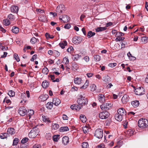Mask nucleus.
<instances>
[{
	"label": "nucleus",
	"mask_w": 148,
	"mask_h": 148,
	"mask_svg": "<svg viewBox=\"0 0 148 148\" xmlns=\"http://www.w3.org/2000/svg\"><path fill=\"white\" fill-rule=\"evenodd\" d=\"M138 126L141 128H144L148 126V120L145 119H140L138 121Z\"/></svg>",
	"instance_id": "1"
},
{
	"label": "nucleus",
	"mask_w": 148,
	"mask_h": 148,
	"mask_svg": "<svg viewBox=\"0 0 148 148\" xmlns=\"http://www.w3.org/2000/svg\"><path fill=\"white\" fill-rule=\"evenodd\" d=\"M77 102L78 104L82 107L87 104L88 100L86 98L82 96H80L77 100Z\"/></svg>",
	"instance_id": "2"
},
{
	"label": "nucleus",
	"mask_w": 148,
	"mask_h": 148,
	"mask_svg": "<svg viewBox=\"0 0 148 148\" xmlns=\"http://www.w3.org/2000/svg\"><path fill=\"white\" fill-rule=\"evenodd\" d=\"M39 132V130L37 127H34L29 134V136L30 138H33L38 134Z\"/></svg>",
	"instance_id": "3"
},
{
	"label": "nucleus",
	"mask_w": 148,
	"mask_h": 148,
	"mask_svg": "<svg viewBox=\"0 0 148 148\" xmlns=\"http://www.w3.org/2000/svg\"><path fill=\"white\" fill-rule=\"evenodd\" d=\"M94 136L98 138H101L103 136V130L101 129H98L95 132Z\"/></svg>",
	"instance_id": "4"
},
{
	"label": "nucleus",
	"mask_w": 148,
	"mask_h": 148,
	"mask_svg": "<svg viewBox=\"0 0 148 148\" xmlns=\"http://www.w3.org/2000/svg\"><path fill=\"white\" fill-rule=\"evenodd\" d=\"M135 94L138 95H143L145 93L144 88L142 87H138L135 90Z\"/></svg>",
	"instance_id": "5"
},
{
	"label": "nucleus",
	"mask_w": 148,
	"mask_h": 148,
	"mask_svg": "<svg viewBox=\"0 0 148 148\" xmlns=\"http://www.w3.org/2000/svg\"><path fill=\"white\" fill-rule=\"evenodd\" d=\"M109 113L107 111H103L99 114V117L101 119H106L109 116Z\"/></svg>",
	"instance_id": "6"
},
{
	"label": "nucleus",
	"mask_w": 148,
	"mask_h": 148,
	"mask_svg": "<svg viewBox=\"0 0 148 148\" xmlns=\"http://www.w3.org/2000/svg\"><path fill=\"white\" fill-rule=\"evenodd\" d=\"M65 10L64 6L63 4H61L57 6L56 11L58 14L63 13Z\"/></svg>",
	"instance_id": "7"
},
{
	"label": "nucleus",
	"mask_w": 148,
	"mask_h": 148,
	"mask_svg": "<svg viewBox=\"0 0 148 148\" xmlns=\"http://www.w3.org/2000/svg\"><path fill=\"white\" fill-rule=\"evenodd\" d=\"M111 103H107L103 104L100 106V108L102 110H108L111 106Z\"/></svg>",
	"instance_id": "8"
},
{
	"label": "nucleus",
	"mask_w": 148,
	"mask_h": 148,
	"mask_svg": "<svg viewBox=\"0 0 148 148\" xmlns=\"http://www.w3.org/2000/svg\"><path fill=\"white\" fill-rule=\"evenodd\" d=\"M27 111L24 107H20L18 110V113L22 116H25L27 113Z\"/></svg>",
	"instance_id": "9"
},
{
	"label": "nucleus",
	"mask_w": 148,
	"mask_h": 148,
	"mask_svg": "<svg viewBox=\"0 0 148 148\" xmlns=\"http://www.w3.org/2000/svg\"><path fill=\"white\" fill-rule=\"evenodd\" d=\"M82 41V38L80 36H75L73 38V42L75 44H78Z\"/></svg>",
	"instance_id": "10"
},
{
	"label": "nucleus",
	"mask_w": 148,
	"mask_h": 148,
	"mask_svg": "<svg viewBox=\"0 0 148 148\" xmlns=\"http://www.w3.org/2000/svg\"><path fill=\"white\" fill-rule=\"evenodd\" d=\"M129 100V97L127 95H125L122 97L121 101L123 104L126 103Z\"/></svg>",
	"instance_id": "11"
},
{
	"label": "nucleus",
	"mask_w": 148,
	"mask_h": 148,
	"mask_svg": "<svg viewBox=\"0 0 148 148\" xmlns=\"http://www.w3.org/2000/svg\"><path fill=\"white\" fill-rule=\"evenodd\" d=\"M117 113L122 115L124 117L126 114V112L125 109L123 108H119L117 110Z\"/></svg>",
	"instance_id": "12"
},
{
	"label": "nucleus",
	"mask_w": 148,
	"mask_h": 148,
	"mask_svg": "<svg viewBox=\"0 0 148 148\" xmlns=\"http://www.w3.org/2000/svg\"><path fill=\"white\" fill-rule=\"evenodd\" d=\"M124 117L121 114L117 113L115 115V119L118 121H121Z\"/></svg>",
	"instance_id": "13"
},
{
	"label": "nucleus",
	"mask_w": 148,
	"mask_h": 148,
	"mask_svg": "<svg viewBox=\"0 0 148 148\" xmlns=\"http://www.w3.org/2000/svg\"><path fill=\"white\" fill-rule=\"evenodd\" d=\"M98 99L99 101L101 103H103L105 101V97L103 95H99Z\"/></svg>",
	"instance_id": "14"
},
{
	"label": "nucleus",
	"mask_w": 148,
	"mask_h": 148,
	"mask_svg": "<svg viewBox=\"0 0 148 148\" xmlns=\"http://www.w3.org/2000/svg\"><path fill=\"white\" fill-rule=\"evenodd\" d=\"M82 80L81 78L76 77L74 78V83L77 84H80L82 82Z\"/></svg>",
	"instance_id": "15"
},
{
	"label": "nucleus",
	"mask_w": 148,
	"mask_h": 148,
	"mask_svg": "<svg viewBox=\"0 0 148 148\" xmlns=\"http://www.w3.org/2000/svg\"><path fill=\"white\" fill-rule=\"evenodd\" d=\"M7 132L8 134H10L11 135L14 134L15 132V129L12 127L8 128Z\"/></svg>",
	"instance_id": "16"
},
{
	"label": "nucleus",
	"mask_w": 148,
	"mask_h": 148,
	"mask_svg": "<svg viewBox=\"0 0 148 148\" xmlns=\"http://www.w3.org/2000/svg\"><path fill=\"white\" fill-rule=\"evenodd\" d=\"M18 10V7L17 6H12L11 8V12L15 13H17Z\"/></svg>",
	"instance_id": "17"
},
{
	"label": "nucleus",
	"mask_w": 148,
	"mask_h": 148,
	"mask_svg": "<svg viewBox=\"0 0 148 148\" xmlns=\"http://www.w3.org/2000/svg\"><path fill=\"white\" fill-rule=\"evenodd\" d=\"M62 142L64 145H67L69 142V138L68 136L64 137L62 139Z\"/></svg>",
	"instance_id": "18"
},
{
	"label": "nucleus",
	"mask_w": 148,
	"mask_h": 148,
	"mask_svg": "<svg viewBox=\"0 0 148 148\" xmlns=\"http://www.w3.org/2000/svg\"><path fill=\"white\" fill-rule=\"evenodd\" d=\"M60 102L61 101L59 99L55 98L53 99V103L56 106L58 105Z\"/></svg>",
	"instance_id": "19"
},
{
	"label": "nucleus",
	"mask_w": 148,
	"mask_h": 148,
	"mask_svg": "<svg viewBox=\"0 0 148 148\" xmlns=\"http://www.w3.org/2000/svg\"><path fill=\"white\" fill-rule=\"evenodd\" d=\"M79 105H71L70 108L73 110L74 109L77 110H79L81 109V106Z\"/></svg>",
	"instance_id": "20"
},
{
	"label": "nucleus",
	"mask_w": 148,
	"mask_h": 148,
	"mask_svg": "<svg viewBox=\"0 0 148 148\" xmlns=\"http://www.w3.org/2000/svg\"><path fill=\"white\" fill-rule=\"evenodd\" d=\"M59 45L62 49L65 48V47L67 45V42L65 40H64L61 42L59 44Z\"/></svg>",
	"instance_id": "21"
},
{
	"label": "nucleus",
	"mask_w": 148,
	"mask_h": 148,
	"mask_svg": "<svg viewBox=\"0 0 148 148\" xmlns=\"http://www.w3.org/2000/svg\"><path fill=\"white\" fill-rule=\"evenodd\" d=\"M38 19L39 21L43 22H45L47 21V20L45 16L41 15L39 16Z\"/></svg>",
	"instance_id": "22"
},
{
	"label": "nucleus",
	"mask_w": 148,
	"mask_h": 148,
	"mask_svg": "<svg viewBox=\"0 0 148 148\" xmlns=\"http://www.w3.org/2000/svg\"><path fill=\"white\" fill-rule=\"evenodd\" d=\"M78 68V66L76 63L74 62L72 63V69L73 71H75L77 70Z\"/></svg>",
	"instance_id": "23"
},
{
	"label": "nucleus",
	"mask_w": 148,
	"mask_h": 148,
	"mask_svg": "<svg viewBox=\"0 0 148 148\" xmlns=\"http://www.w3.org/2000/svg\"><path fill=\"white\" fill-rule=\"evenodd\" d=\"M42 85L43 88H46L48 87L49 83L47 81L45 80L42 82Z\"/></svg>",
	"instance_id": "24"
},
{
	"label": "nucleus",
	"mask_w": 148,
	"mask_h": 148,
	"mask_svg": "<svg viewBox=\"0 0 148 148\" xmlns=\"http://www.w3.org/2000/svg\"><path fill=\"white\" fill-rule=\"evenodd\" d=\"M79 118L81 121L83 123L86 122V117L84 115L81 114Z\"/></svg>",
	"instance_id": "25"
},
{
	"label": "nucleus",
	"mask_w": 148,
	"mask_h": 148,
	"mask_svg": "<svg viewBox=\"0 0 148 148\" xmlns=\"http://www.w3.org/2000/svg\"><path fill=\"white\" fill-rule=\"evenodd\" d=\"M139 104V101L137 100L131 102V104L134 107H137L138 106Z\"/></svg>",
	"instance_id": "26"
},
{
	"label": "nucleus",
	"mask_w": 148,
	"mask_h": 148,
	"mask_svg": "<svg viewBox=\"0 0 148 148\" xmlns=\"http://www.w3.org/2000/svg\"><path fill=\"white\" fill-rule=\"evenodd\" d=\"M106 29V27H99L96 28L95 30L97 32H99L105 30Z\"/></svg>",
	"instance_id": "27"
},
{
	"label": "nucleus",
	"mask_w": 148,
	"mask_h": 148,
	"mask_svg": "<svg viewBox=\"0 0 148 148\" xmlns=\"http://www.w3.org/2000/svg\"><path fill=\"white\" fill-rule=\"evenodd\" d=\"M9 136V134H8V133H4L1 134L0 137L1 139H3L8 137Z\"/></svg>",
	"instance_id": "28"
},
{
	"label": "nucleus",
	"mask_w": 148,
	"mask_h": 148,
	"mask_svg": "<svg viewBox=\"0 0 148 148\" xmlns=\"http://www.w3.org/2000/svg\"><path fill=\"white\" fill-rule=\"evenodd\" d=\"M60 131L63 132L69 130V128L67 126L62 127L60 129Z\"/></svg>",
	"instance_id": "29"
},
{
	"label": "nucleus",
	"mask_w": 148,
	"mask_h": 148,
	"mask_svg": "<svg viewBox=\"0 0 148 148\" xmlns=\"http://www.w3.org/2000/svg\"><path fill=\"white\" fill-rule=\"evenodd\" d=\"M19 29L17 27H13L12 29V32L15 34H17L19 32Z\"/></svg>",
	"instance_id": "30"
},
{
	"label": "nucleus",
	"mask_w": 148,
	"mask_h": 148,
	"mask_svg": "<svg viewBox=\"0 0 148 148\" xmlns=\"http://www.w3.org/2000/svg\"><path fill=\"white\" fill-rule=\"evenodd\" d=\"M53 103L52 102H48L46 104V107L49 109H51L53 108Z\"/></svg>",
	"instance_id": "31"
},
{
	"label": "nucleus",
	"mask_w": 148,
	"mask_h": 148,
	"mask_svg": "<svg viewBox=\"0 0 148 148\" xmlns=\"http://www.w3.org/2000/svg\"><path fill=\"white\" fill-rule=\"evenodd\" d=\"M59 125L57 123H53L52 125V130H57L59 128Z\"/></svg>",
	"instance_id": "32"
},
{
	"label": "nucleus",
	"mask_w": 148,
	"mask_h": 148,
	"mask_svg": "<svg viewBox=\"0 0 148 148\" xmlns=\"http://www.w3.org/2000/svg\"><path fill=\"white\" fill-rule=\"evenodd\" d=\"M89 81L88 80H86L85 83L84 85H83L81 88H83L84 89H86L87 86L89 85Z\"/></svg>",
	"instance_id": "33"
},
{
	"label": "nucleus",
	"mask_w": 148,
	"mask_h": 148,
	"mask_svg": "<svg viewBox=\"0 0 148 148\" xmlns=\"http://www.w3.org/2000/svg\"><path fill=\"white\" fill-rule=\"evenodd\" d=\"M3 24L5 26L8 25L10 24V22L9 20L6 19L3 20Z\"/></svg>",
	"instance_id": "34"
},
{
	"label": "nucleus",
	"mask_w": 148,
	"mask_h": 148,
	"mask_svg": "<svg viewBox=\"0 0 148 148\" xmlns=\"http://www.w3.org/2000/svg\"><path fill=\"white\" fill-rule=\"evenodd\" d=\"M82 129L84 132L86 133L89 132V129L88 128V126H86L82 127Z\"/></svg>",
	"instance_id": "35"
},
{
	"label": "nucleus",
	"mask_w": 148,
	"mask_h": 148,
	"mask_svg": "<svg viewBox=\"0 0 148 148\" xmlns=\"http://www.w3.org/2000/svg\"><path fill=\"white\" fill-rule=\"evenodd\" d=\"M47 96L45 95H41L40 96V98L41 99V101H45L47 100Z\"/></svg>",
	"instance_id": "36"
},
{
	"label": "nucleus",
	"mask_w": 148,
	"mask_h": 148,
	"mask_svg": "<svg viewBox=\"0 0 148 148\" xmlns=\"http://www.w3.org/2000/svg\"><path fill=\"white\" fill-rule=\"evenodd\" d=\"M94 58L95 61L96 62L99 61L101 59V57L100 56L98 55H96L94 56Z\"/></svg>",
	"instance_id": "37"
},
{
	"label": "nucleus",
	"mask_w": 148,
	"mask_h": 148,
	"mask_svg": "<svg viewBox=\"0 0 148 148\" xmlns=\"http://www.w3.org/2000/svg\"><path fill=\"white\" fill-rule=\"evenodd\" d=\"M95 34V32H92V31H90L88 33L87 36L88 38H90L94 36Z\"/></svg>",
	"instance_id": "38"
},
{
	"label": "nucleus",
	"mask_w": 148,
	"mask_h": 148,
	"mask_svg": "<svg viewBox=\"0 0 148 148\" xmlns=\"http://www.w3.org/2000/svg\"><path fill=\"white\" fill-rule=\"evenodd\" d=\"M45 137L47 139L50 140L51 138L52 134L51 133H47L45 135Z\"/></svg>",
	"instance_id": "39"
},
{
	"label": "nucleus",
	"mask_w": 148,
	"mask_h": 148,
	"mask_svg": "<svg viewBox=\"0 0 148 148\" xmlns=\"http://www.w3.org/2000/svg\"><path fill=\"white\" fill-rule=\"evenodd\" d=\"M90 87L91 90L92 91H94L96 90V86L95 85L92 84L90 85Z\"/></svg>",
	"instance_id": "40"
},
{
	"label": "nucleus",
	"mask_w": 148,
	"mask_h": 148,
	"mask_svg": "<svg viewBox=\"0 0 148 148\" xmlns=\"http://www.w3.org/2000/svg\"><path fill=\"white\" fill-rule=\"evenodd\" d=\"M38 41V39L34 37L32 38L30 40L32 44H34Z\"/></svg>",
	"instance_id": "41"
},
{
	"label": "nucleus",
	"mask_w": 148,
	"mask_h": 148,
	"mask_svg": "<svg viewBox=\"0 0 148 148\" xmlns=\"http://www.w3.org/2000/svg\"><path fill=\"white\" fill-rule=\"evenodd\" d=\"M68 16L66 15H64L63 16L62 21L64 23H66L68 21Z\"/></svg>",
	"instance_id": "42"
},
{
	"label": "nucleus",
	"mask_w": 148,
	"mask_h": 148,
	"mask_svg": "<svg viewBox=\"0 0 148 148\" xmlns=\"http://www.w3.org/2000/svg\"><path fill=\"white\" fill-rule=\"evenodd\" d=\"M110 77L108 75H106L103 77L102 80L106 82H108L110 80Z\"/></svg>",
	"instance_id": "43"
},
{
	"label": "nucleus",
	"mask_w": 148,
	"mask_h": 148,
	"mask_svg": "<svg viewBox=\"0 0 148 148\" xmlns=\"http://www.w3.org/2000/svg\"><path fill=\"white\" fill-rule=\"evenodd\" d=\"M19 141V139L18 138H15L13 141L12 145H16L18 143Z\"/></svg>",
	"instance_id": "44"
},
{
	"label": "nucleus",
	"mask_w": 148,
	"mask_h": 148,
	"mask_svg": "<svg viewBox=\"0 0 148 148\" xmlns=\"http://www.w3.org/2000/svg\"><path fill=\"white\" fill-rule=\"evenodd\" d=\"M60 135H54L53 137V139L55 141H58Z\"/></svg>",
	"instance_id": "45"
},
{
	"label": "nucleus",
	"mask_w": 148,
	"mask_h": 148,
	"mask_svg": "<svg viewBox=\"0 0 148 148\" xmlns=\"http://www.w3.org/2000/svg\"><path fill=\"white\" fill-rule=\"evenodd\" d=\"M69 60L68 58L65 57L63 59V62L66 65L68 64L69 63Z\"/></svg>",
	"instance_id": "46"
},
{
	"label": "nucleus",
	"mask_w": 148,
	"mask_h": 148,
	"mask_svg": "<svg viewBox=\"0 0 148 148\" xmlns=\"http://www.w3.org/2000/svg\"><path fill=\"white\" fill-rule=\"evenodd\" d=\"M36 11L38 14H41L45 12L44 10H41V9H36Z\"/></svg>",
	"instance_id": "47"
},
{
	"label": "nucleus",
	"mask_w": 148,
	"mask_h": 148,
	"mask_svg": "<svg viewBox=\"0 0 148 148\" xmlns=\"http://www.w3.org/2000/svg\"><path fill=\"white\" fill-rule=\"evenodd\" d=\"M49 72V70L48 69L46 68H44L42 70V73L45 75H47L48 74V72Z\"/></svg>",
	"instance_id": "48"
},
{
	"label": "nucleus",
	"mask_w": 148,
	"mask_h": 148,
	"mask_svg": "<svg viewBox=\"0 0 148 148\" xmlns=\"http://www.w3.org/2000/svg\"><path fill=\"white\" fill-rule=\"evenodd\" d=\"M124 34L123 33L121 32H116L115 35V36L116 37H119L123 36H124Z\"/></svg>",
	"instance_id": "49"
},
{
	"label": "nucleus",
	"mask_w": 148,
	"mask_h": 148,
	"mask_svg": "<svg viewBox=\"0 0 148 148\" xmlns=\"http://www.w3.org/2000/svg\"><path fill=\"white\" fill-rule=\"evenodd\" d=\"M8 94L10 97H13L15 95V92L13 90H11L8 92Z\"/></svg>",
	"instance_id": "50"
},
{
	"label": "nucleus",
	"mask_w": 148,
	"mask_h": 148,
	"mask_svg": "<svg viewBox=\"0 0 148 148\" xmlns=\"http://www.w3.org/2000/svg\"><path fill=\"white\" fill-rule=\"evenodd\" d=\"M14 57L17 62H18L20 61L19 57L17 54L15 53H14Z\"/></svg>",
	"instance_id": "51"
},
{
	"label": "nucleus",
	"mask_w": 148,
	"mask_h": 148,
	"mask_svg": "<svg viewBox=\"0 0 148 148\" xmlns=\"http://www.w3.org/2000/svg\"><path fill=\"white\" fill-rule=\"evenodd\" d=\"M125 39V38L123 37H121V36L116 37L115 39L116 41H121Z\"/></svg>",
	"instance_id": "52"
},
{
	"label": "nucleus",
	"mask_w": 148,
	"mask_h": 148,
	"mask_svg": "<svg viewBox=\"0 0 148 148\" xmlns=\"http://www.w3.org/2000/svg\"><path fill=\"white\" fill-rule=\"evenodd\" d=\"M134 133V131L133 130H132L131 129L127 131V134L128 135L130 136H132Z\"/></svg>",
	"instance_id": "53"
},
{
	"label": "nucleus",
	"mask_w": 148,
	"mask_h": 148,
	"mask_svg": "<svg viewBox=\"0 0 148 148\" xmlns=\"http://www.w3.org/2000/svg\"><path fill=\"white\" fill-rule=\"evenodd\" d=\"M147 38L145 36H143L142 37L141 40L142 42L144 43L147 42Z\"/></svg>",
	"instance_id": "54"
},
{
	"label": "nucleus",
	"mask_w": 148,
	"mask_h": 148,
	"mask_svg": "<svg viewBox=\"0 0 148 148\" xmlns=\"http://www.w3.org/2000/svg\"><path fill=\"white\" fill-rule=\"evenodd\" d=\"M8 17L11 20H14L15 19L14 16L11 14H9L8 16Z\"/></svg>",
	"instance_id": "55"
},
{
	"label": "nucleus",
	"mask_w": 148,
	"mask_h": 148,
	"mask_svg": "<svg viewBox=\"0 0 148 148\" xmlns=\"http://www.w3.org/2000/svg\"><path fill=\"white\" fill-rule=\"evenodd\" d=\"M28 140V139L27 138H25L23 139L21 141V143L22 144H24L26 143Z\"/></svg>",
	"instance_id": "56"
},
{
	"label": "nucleus",
	"mask_w": 148,
	"mask_h": 148,
	"mask_svg": "<svg viewBox=\"0 0 148 148\" xmlns=\"http://www.w3.org/2000/svg\"><path fill=\"white\" fill-rule=\"evenodd\" d=\"M45 36L47 38H54V36L53 35H50L49 33H47L45 34Z\"/></svg>",
	"instance_id": "57"
},
{
	"label": "nucleus",
	"mask_w": 148,
	"mask_h": 148,
	"mask_svg": "<svg viewBox=\"0 0 148 148\" xmlns=\"http://www.w3.org/2000/svg\"><path fill=\"white\" fill-rule=\"evenodd\" d=\"M88 145V144L87 142H83L82 143V146L83 148H86Z\"/></svg>",
	"instance_id": "58"
},
{
	"label": "nucleus",
	"mask_w": 148,
	"mask_h": 148,
	"mask_svg": "<svg viewBox=\"0 0 148 148\" xmlns=\"http://www.w3.org/2000/svg\"><path fill=\"white\" fill-rule=\"evenodd\" d=\"M43 121L45 122H50V121L49 119L47 118L45 116H42Z\"/></svg>",
	"instance_id": "59"
},
{
	"label": "nucleus",
	"mask_w": 148,
	"mask_h": 148,
	"mask_svg": "<svg viewBox=\"0 0 148 148\" xmlns=\"http://www.w3.org/2000/svg\"><path fill=\"white\" fill-rule=\"evenodd\" d=\"M28 115L29 116V118H30V116L34 114V112L33 110H30L28 111Z\"/></svg>",
	"instance_id": "60"
},
{
	"label": "nucleus",
	"mask_w": 148,
	"mask_h": 148,
	"mask_svg": "<svg viewBox=\"0 0 148 148\" xmlns=\"http://www.w3.org/2000/svg\"><path fill=\"white\" fill-rule=\"evenodd\" d=\"M0 48L3 51H5L6 50L8 49V47H5L4 46H3L1 44L0 45Z\"/></svg>",
	"instance_id": "61"
},
{
	"label": "nucleus",
	"mask_w": 148,
	"mask_h": 148,
	"mask_svg": "<svg viewBox=\"0 0 148 148\" xmlns=\"http://www.w3.org/2000/svg\"><path fill=\"white\" fill-rule=\"evenodd\" d=\"M116 65V64L115 63H111L108 64V66L111 67H113L115 66Z\"/></svg>",
	"instance_id": "62"
},
{
	"label": "nucleus",
	"mask_w": 148,
	"mask_h": 148,
	"mask_svg": "<svg viewBox=\"0 0 148 148\" xmlns=\"http://www.w3.org/2000/svg\"><path fill=\"white\" fill-rule=\"evenodd\" d=\"M84 59L87 62H88L89 60V57L88 56H85L84 58Z\"/></svg>",
	"instance_id": "63"
},
{
	"label": "nucleus",
	"mask_w": 148,
	"mask_h": 148,
	"mask_svg": "<svg viewBox=\"0 0 148 148\" xmlns=\"http://www.w3.org/2000/svg\"><path fill=\"white\" fill-rule=\"evenodd\" d=\"M37 58V55L36 54H35L32 56V58L31 59V61H33L34 60H35Z\"/></svg>",
	"instance_id": "64"
}]
</instances>
